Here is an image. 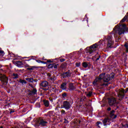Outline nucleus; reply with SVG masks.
Returning a JSON list of instances; mask_svg holds the SVG:
<instances>
[{
  "instance_id": "nucleus-5",
  "label": "nucleus",
  "mask_w": 128,
  "mask_h": 128,
  "mask_svg": "<svg viewBox=\"0 0 128 128\" xmlns=\"http://www.w3.org/2000/svg\"><path fill=\"white\" fill-rule=\"evenodd\" d=\"M72 107V104L68 101H64L63 102V108L66 110H70Z\"/></svg>"
},
{
  "instance_id": "nucleus-1",
  "label": "nucleus",
  "mask_w": 128,
  "mask_h": 128,
  "mask_svg": "<svg viewBox=\"0 0 128 128\" xmlns=\"http://www.w3.org/2000/svg\"><path fill=\"white\" fill-rule=\"evenodd\" d=\"M112 78L114 77H110V76L109 74L106 75V74L103 73L100 74L98 78L95 79L93 82V84H94V86H96L97 84H98L100 82H102V80L104 82H110V80H112Z\"/></svg>"
},
{
  "instance_id": "nucleus-17",
  "label": "nucleus",
  "mask_w": 128,
  "mask_h": 128,
  "mask_svg": "<svg viewBox=\"0 0 128 128\" xmlns=\"http://www.w3.org/2000/svg\"><path fill=\"white\" fill-rule=\"evenodd\" d=\"M128 20V15H126L124 16V17L121 20L120 22H124L126 20Z\"/></svg>"
},
{
  "instance_id": "nucleus-26",
  "label": "nucleus",
  "mask_w": 128,
  "mask_h": 128,
  "mask_svg": "<svg viewBox=\"0 0 128 128\" xmlns=\"http://www.w3.org/2000/svg\"><path fill=\"white\" fill-rule=\"evenodd\" d=\"M13 76H14V78H18V75L16 74H13Z\"/></svg>"
},
{
  "instance_id": "nucleus-23",
  "label": "nucleus",
  "mask_w": 128,
  "mask_h": 128,
  "mask_svg": "<svg viewBox=\"0 0 128 128\" xmlns=\"http://www.w3.org/2000/svg\"><path fill=\"white\" fill-rule=\"evenodd\" d=\"M20 84H26V81L25 80H20Z\"/></svg>"
},
{
  "instance_id": "nucleus-37",
  "label": "nucleus",
  "mask_w": 128,
  "mask_h": 128,
  "mask_svg": "<svg viewBox=\"0 0 128 128\" xmlns=\"http://www.w3.org/2000/svg\"><path fill=\"white\" fill-rule=\"evenodd\" d=\"M107 110H108L110 111V110H112V108H108Z\"/></svg>"
},
{
  "instance_id": "nucleus-16",
  "label": "nucleus",
  "mask_w": 128,
  "mask_h": 128,
  "mask_svg": "<svg viewBox=\"0 0 128 128\" xmlns=\"http://www.w3.org/2000/svg\"><path fill=\"white\" fill-rule=\"evenodd\" d=\"M48 80L52 82H54L56 80V78L54 76H52L51 77H48Z\"/></svg>"
},
{
  "instance_id": "nucleus-2",
  "label": "nucleus",
  "mask_w": 128,
  "mask_h": 128,
  "mask_svg": "<svg viewBox=\"0 0 128 128\" xmlns=\"http://www.w3.org/2000/svg\"><path fill=\"white\" fill-rule=\"evenodd\" d=\"M127 30L128 28H126V24L116 26L113 30L114 36H116L117 34H119V36H120V34H124V32Z\"/></svg>"
},
{
  "instance_id": "nucleus-30",
  "label": "nucleus",
  "mask_w": 128,
  "mask_h": 128,
  "mask_svg": "<svg viewBox=\"0 0 128 128\" xmlns=\"http://www.w3.org/2000/svg\"><path fill=\"white\" fill-rule=\"evenodd\" d=\"M62 96L63 98H65V97L66 96V94L64 93V94H62Z\"/></svg>"
},
{
  "instance_id": "nucleus-33",
  "label": "nucleus",
  "mask_w": 128,
  "mask_h": 128,
  "mask_svg": "<svg viewBox=\"0 0 128 128\" xmlns=\"http://www.w3.org/2000/svg\"><path fill=\"white\" fill-rule=\"evenodd\" d=\"M61 112H62V114H65L66 111H64V110H62Z\"/></svg>"
},
{
  "instance_id": "nucleus-29",
  "label": "nucleus",
  "mask_w": 128,
  "mask_h": 128,
  "mask_svg": "<svg viewBox=\"0 0 128 128\" xmlns=\"http://www.w3.org/2000/svg\"><path fill=\"white\" fill-rule=\"evenodd\" d=\"M124 46L126 48V50H128V43H126V44H124Z\"/></svg>"
},
{
  "instance_id": "nucleus-32",
  "label": "nucleus",
  "mask_w": 128,
  "mask_h": 128,
  "mask_svg": "<svg viewBox=\"0 0 128 128\" xmlns=\"http://www.w3.org/2000/svg\"><path fill=\"white\" fill-rule=\"evenodd\" d=\"M47 76H48V78H50L52 76V75L50 73H48Z\"/></svg>"
},
{
  "instance_id": "nucleus-12",
  "label": "nucleus",
  "mask_w": 128,
  "mask_h": 128,
  "mask_svg": "<svg viewBox=\"0 0 128 128\" xmlns=\"http://www.w3.org/2000/svg\"><path fill=\"white\" fill-rule=\"evenodd\" d=\"M39 122L40 126H46L48 124V122L44 121V120H40Z\"/></svg>"
},
{
  "instance_id": "nucleus-31",
  "label": "nucleus",
  "mask_w": 128,
  "mask_h": 128,
  "mask_svg": "<svg viewBox=\"0 0 128 128\" xmlns=\"http://www.w3.org/2000/svg\"><path fill=\"white\" fill-rule=\"evenodd\" d=\"M80 66V63H76V66Z\"/></svg>"
},
{
  "instance_id": "nucleus-38",
  "label": "nucleus",
  "mask_w": 128,
  "mask_h": 128,
  "mask_svg": "<svg viewBox=\"0 0 128 128\" xmlns=\"http://www.w3.org/2000/svg\"><path fill=\"white\" fill-rule=\"evenodd\" d=\"M47 62H52V60H48Z\"/></svg>"
},
{
  "instance_id": "nucleus-41",
  "label": "nucleus",
  "mask_w": 128,
  "mask_h": 128,
  "mask_svg": "<svg viewBox=\"0 0 128 128\" xmlns=\"http://www.w3.org/2000/svg\"><path fill=\"white\" fill-rule=\"evenodd\" d=\"M26 66L27 68H28L30 66L28 65H26Z\"/></svg>"
},
{
  "instance_id": "nucleus-43",
  "label": "nucleus",
  "mask_w": 128,
  "mask_h": 128,
  "mask_svg": "<svg viewBox=\"0 0 128 128\" xmlns=\"http://www.w3.org/2000/svg\"><path fill=\"white\" fill-rule=\"evenodd\" d=\"M10 112H14V111H11Z\"/></svg>"
},
{
  "instance_id": "nucleus-24",
  "label": "nucleus",
  "mask_w": 128,
  "mask_h": 128,
  "mask_svg": "<svg viewBox=\"0 0 128 128\" xmlns=\"http://www.w3.org/2000/svg\"><path fill=\"white\" fill-rule=\"evenodd\" d=\"M92 92H90L86 94V96L90 98V96H92Z\"/></svg>"
},
{
  "instance_id": "nucleus-40",
  "label": "nucleus",
  "mask_w": 128,
  "mask_h": 128,
  "mask_svg": "<svg viewBox=\"0 0 128 128\" xmlns=\"http://www.w3.org/2000/svg\"><path fill=\"white\" fill-rule=\"evenodd\" d=\"M126 52H128V49H126Z\"/></svg>"
},
{
  "instance_id": "nucleus-20",
  "label": "nucleus",
  "mask_w": 128,
  "mask_h": 128,
  "mask_svg": "<svg viewBox=\"0 0 128 128\" xmlns=\"http://www.w3.org/2000/svg\"><path fill=\"white\" fill-rule=\"evenodd\" d=\"M58 64H50L48 65L49 68H58Z\"/></svg>"
},
{
  "instance_id": "nucleus-21",
  "label": "nucleus",
  "mask_w": 128,
  "mask_h": 128,
  "mask_svg": "<svg viewBox=\"0 0 128 128\" xmlns=\"http://www.w3.org/2000/svg\"><path fill=\"white\" fill-rule=\"evenodd\" d=\"M26 80L28 82H34V78H26Z\"/></svg>"
},
{
  "instance_id": "nucleus-35",
  "label": "nucleus",
  "mask_w": 128,
  "mask_h": 128,
  "mask_svg": "<svg viewBox=\"0 0 128 128\" xmlns=\"http://www.w3.org/2000/svg\"><path fill=\"white\" fill-rule=\"evenodd\" d=\"M0 54H4V51L0 50Z\"/></svg>"
},
{
  "instance_id": "nucleus-6",
  "label": "nucleus",
  "mask_w": 128,
  "mask_h": 128,
  "mask_svg": "<svg viewBox=\"0 0 128 128\" xmlns=\"http://www.w3.org/2000/svg\"><path fill=\"white\" fill-rule=\"evenodd\" d=\"M0 80L6 84H8V77H6V76L4 75H1L0 76Z\"/></svg>"
},
{
  "instance_id": "nucleus-3",
  "label": "nucleus",
  "mask_w": 128,
  "mask_h": 128,
  "mask_svg": "<svg viewBox=\"0 0 128 128\" xmlns=\"http://www.w3.org/2000/svg\"><path fill=\"white\" fill-rule=\"evenodd\" d=\"M98 46L96 44H94L90 47H88L86 48L87 50L86 51V54L88 56H92V54L98 50Z\"/></svg>"
},
{
  "instance_id": "nucleus-7",
  "label": "nucleus",
  "mask_w": 128,
  "mask_h": 128,
  "mask_svg": "<svg viewBox=\"0 0 128 128\" xmlns=\"http://www.w3.org/2000/svg\"><path fill=\"white\" fill-rule=\"evenodd\" d=\"M107 41L108 42V46L110 47L112 44H114V41L112 40V36H108L107 38Z\"/></svg>"
},
{
  "instance_id": "nucleus-44",
  "label": "nucleus",
  "mask_w": 128,
  "mask_h": 128,
  "mask_svg": "<svg viewBox=\"0 0 128 128\" xmlns=\"http://www.w3.org/2000/svg\"><path fill=\"white\" fill-rule=\"evenodd\" d=\"M1 128H2V127H1Z\"/></svg>"
},
{
  "instance_id": "nucleus-11",
  "label": "nucleus",
  "mask_w": 128,
  "mask_h": 128,
  "mask_svg": "<svg viewBox=\"0 0 128 128\" xmlns=\"http://www.w3.org/2000/svg\"><path fill=\"white\" fill-rule=\"evenodd\" d=\"M100 54L97 53L96 56H94L92 58L94 60H100Z\"/></svg>"
},
{
  "instance_id": "nucleus-10",
  "label": "nucleus",
  "mask_w": 128,
  "mask_h": 128,
  "mask_svg": "<svg viewBox=\"0 0 128 128\" xmlns=\"http://www.w3.org/2000/svg\"><path fill=\"white\" fill-rule=\"evenodd\" d=\"M114 112H116L114 110H112L110 112V118L112 120H114V118H116V115L114 114Z\"/></svg>"
},
{
  "instance_id": "nucleus-15",
  "label": "nucleus",
  "mask_w": 128,
  "mask_h": 128,
  "mask_svg": "<svg viewBox=\"0 0 128 128\" xmlns=\"http://www.w3.org/2000/svg\"><path fill=\"white\" fill-rule=\"evenodd\" d=\"M62 90H66V82H63L60 86Z\"/></svg>"
},
{
  "instance_id": "nucleus-19",
  "label": "nucleus",
  "mask_w": 128,
  "mask_h": 128,
  "mask_svg": "<svg viewBox=\"0 0 128 128\" xmlns=\"http://www.w3.org/2000/svg\"><path fill=\"white\" fill-rule=\"evenodd\" d=\"M44 105L45 106L48 107L50 106V103L48 102V100H44Z\"/></svg>"
},
{
  "instance_id": "nucleus-25",
  "label": "nucleus",
  "mask_w": 128,
  "mask_h": 128,
  "mask_svg": "<svg viewBox=\"0 0 128 128\" xmlns=\"http://www.w3.org/2000/svg\"><path fill=\"white\" fill-rule=\"evenodd\" d=\"M36 62H38V64H46L44 61L40 60H36Z\"/></svg>"
},
{
  "instance_id": "nucleus-34",
  "label": "nucleus",
  "mask_w": 128,
  "mask_h": 128,
  "mask_svg": "<svg viewBox=\"0 0 128 128\" xmlns=\"http://www.w3.org/2000/svg\"><path fill=\"white\" fill-rule=\"evenodd\" d=\"M27 70H34V68H28Z\"/></svg>"
},
{
  "instance_id": "nucleus-28",
  "label": "nucleus",
  "mask_w": 128,
  "mask_h": 128,
  "mask_svg": "<svg viewBox=\"0 0 128 128\" xmlns=\"http://www.w3.org/2000/svg\"><path fill=\"white\" fill-rule=\"evenodd\" d=\"M100 124H102V122H97L96 126H98V128H100Z\"/></svg>"
},
{
  "instance_id": "nucleus-14",
  "label": "nucleus",
  "mask_w": 128,
  "mask_h": 128,
  "mask_svg": "<svg viewBox=\"0 0 128 128\" xmlns=\"http://www.w3.org/2000/svg\"><path fill=\"white\" fill-rule=\"evenodd\" d=\"M68 76H70V72H66L63 74V78H68Z\"/></svg>"
},
{
  "instance_id": "nucleus-36",
  "label": "nucleus",
  "mask_w": 128,
  "mask_h": 128,
  "mask_svg": "<svg viewBox=\"0 0 128 128\" xmlns=\"http://www.w3.org/2000/svg\"><path fill=\"white\" fill-rule=\"evenodd\" d=\"M60 62H64V58L60 59Z\"/></svg>"
},
{
  "instance_id": "nucleus-27",
  "label": "nucleus",
  "mask_w": 128,
  "mask_h": 128,
  "mask_svg": "<svg viewBox=\"0 0 128 128\" xmlns=\"http://www.w3.org/2000/svg\"><path fill=\"white\" fill-rule=\"evenodd\" d=\"M32 94H36V90L34 89L32 91Z\"/></svg>"
},
{
  "instance_id": "nucleus-8",
  "label": "nucleus",
  "mask_w": 128,
  "mask_h": 128,
  "mask_svg": "<svg viewBox=\"0 0 128 128\" xmlns=\"http://www.w3.org/2000/svg\"><path fill=\"white\" fill-rule=\"evenodd\" d=\"M116 98H114L112 97L111 98H108V104L110 106H114V104H116Z\"/></svg>"
},
{
  "instance_id": "nucleus-9",
  "label": "nucleus",
  "mask_w": 128,
  "mask_h": 128,
  "mask_svg": "<svg viewBox=\"0 0 128 128\" xmlns=\"http://www.w3.org/2000/svg\"><path fill=\"white\" fill-rule=\"evenodd\" d=\"M110 122H112V120L109 118H105L103 120V124L104 126H108V124H110Z\"/></svg>"
},
{
  "instance_id": "nucleus-39",
  "label": "nucleus",
  "mask_w": 128,
  "mask_h": 128,
  "mask_svg": "<svg viewBox=\"0 0 128 128\" xmlns=\"http://www.w3.org/2000/svg\"><path fill=\"white\" fill-rule=\"evenodd\" d=\"M64 122H65V124H68V121L66 120H64Z\"/></svg>"
},
{
  "instance_id": "nucleus-42",
  "label": "nucleus",
  "mask_w": 128,
  "mask_h": 128,
  "mask_svg": "<svg viewBox=\"0 0 128 128\" xmlns=\"http://www.w3.org/2000/svg\"><path fill=\"white\" fill-rule=\"evenodd\" d=\"M30 86H32V84H30Z\"/></svg>"
},
{
  "instance_id": "nucleus-22",
  "label": "nucleus",
  "mask_w": 128,
  "mask_h": 128,
  "mask_svg": "<svg viewBox=\"0 0 128 128\" xmlns=\"http://www.w3.org/2000/svg\"><path fill=\"white\" fill-rule=\"evenodd\" d=\"M82 66H84V68H88V63H86V62H84L82 63Z\"/></svg>"
},
{
  "instance_id": "nucleus-4",
  "label": "nucleus",
  "mask_w": 128,
  "mask_h": 128,
  "mask_svg": "<svg viewBox=\"0 0 128 128\" xmlns=\"http://www.w3.org/2000/svg\"><path fill=\"white\" fill-rule=\"evenodd\" d=\"M126 92H128V90L126 91L124 89H121L119 91V94H118V98H119V100H122V98H124V94H126Z\"/></svg>"
},
{
  "instance_id": "nucleus-18",
  "label": "nucleus",
  "mask_w": 128,
  "mask_h": 128,
  "mask_svg": "<svg viewBox=\"0 0 128 128\" xmlns=\"http://www.w3.org/2000/svg\"><path fill=\"white\" fill-rule=\"evenodd\" d=\"M69 88L70 90H74V84H70L69 85Z\"/></svg>"
},
{
  "instance_id": "nucleus-13",
  "label": "nucleus",
  "mask_w": 128,
  "mask_h": 128,
  "mask_svg": "<svg viewBox=\"0 0 128 128\" xmlns=\"http://www.w3.org/2000/svg\"><path fill=\"white\" fill-rule=\"evenodd\" d=\"M40 86L43 88H46L48 86V83L46 81H44L40 84Z\"/></svg>"
}]
</instances>
